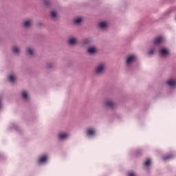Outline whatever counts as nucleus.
<instances>
[{
	"label": "nucleus",
	"mask_w": 176,
	"mask_h": 176,
	"mask_svg": "<svg viewBox=\"0 0 176 176\" xmlns=\"http://www.w3.org/2000/svg\"><path fill=\"white\" fill-rule=\"evenodd\" d=\"M137 57L135 55H131L126 58V64H131Z\"/></svg>",
	"instance_id": "3"
},
{
	"label": "nucleus",
	"mask_w": 176,
	"mask_h": 176,
	"mask_svg": "<svg viewBox=\"0 0 176 176\" xmlns=\"http://www.w3.org/2000/svg\"><path fill=\"white\" fill-rule=\"evenodd\" d=\"M151 164V160L147 159L146 161L144 162V166H148Z\"/></svg>",
	"instance_id": "21"
},
{
	"label": "nucleus",
	"mask_w": 176,
	"mask_h": 176,
	"mask_svg": "<svg viewBox=\"0 0 176 176\" xmlns=\"http://www.w3.org/2000/svg\"><path fill=\"white\" fill-rule=\"evenodd\" d=\"M160 53L162 56H167V54H168V50L167 49L162 48L160 50Z\"/></svg>",
	"instance_id": "8"
},
{
	"label": "nucleus",
	"mask_w": 176,
	"mask_h": 176,
	"mask_svg": "<svg viewBox=\"0 0 176 176\" xmlns=\"http://www.w3.org/2000/svg\"><path fill=\"white\" fill-rule=\"evenodd\" d=\"M32 22L31 21V20L25 21L23 22V27H25L26 28H28V27L32 25Z\"/></svg>",
	"instance_id": "7"
},
{
	"label": "nucleus",
	"mask_w": 176,
	"mask_h": 176,
	"mask_svg": "<svg viewBox=\"0 0 176 176\" xmlns=\"http://www.w3.org/2000/svg\"><path fill=\"white\" fill-rule=\"evenodd\" d=\"M87 135H94L96 134V131L93 129H88L87 131Z\"/></svg>",
	"instance_id": "9"
},
{
	"label": "nucleus",
	"mask_w": 176,
	"mask_h": 176,
	"mask_svg": "<svg viewBox=\"0 0 176 176\" xmlns=\"http://www.w3.org/2000/svg\"><path fill=\"white\" fill-rule=\"evenodd\" d=\"M69 45H75L76 43V38L72 37L69 39Z\"/></svg>",
	"instance_id": "11"
},
{
	"label": "nucleus",
	"mask_w": 176,
	"mask_h": 176,
	"mask_svg": "<svg viewBox=\"0 0 176 176\" xmlns=\"http://www.w3.org/2000/svg\"><path fill=\"white\" fill-rule=\"evenodd\" d=\"M59 140H65V138H68V134L65 133H60L58 134Z\"/></svg>",
	"instance_id": "4"
},
{
	"label": "nucleus",
	"mask_w": 176,
	"mask_h": 176,
	"mask_svg": "<svg viewBox=\"0 0 176 176\" xmlns=\"http://www.w3.org/2000/svg\"><path fill=\"white\" fill-rule=\"evenodd\" d=\"M21 96L24 100H27L28 98V94H27V92L25 91H23L21 93Z\"/></svg>",
	"instance_id": "15"
},
{
	"label": "nucleus",
	"mask_w": 176,
	"mask_h": 176,
	"mask_svg": "<svg viewBox=\"0 0 176 176\" xmlns=\"http://www.w3.org/2000/svg\"><path fill=\"white\" fill-rule=\"evenodd\" d=\"M1 107H2V104H1V100H0V108H1Z\"/></svg>",
	"instance_id": "25"
},
{
	"label": "nucleus",
	"mask_w": 176,
	"mask_h": 176,
	"mask_svg": "<svg viewBox=\"0 0 176 176\" xmlns=\"http://www.w3.org/2000/svg\"><path fill=\"white\" fill-rule=\"evenodd\" d=\"M128 175L129 176H135V175L134 173H129Z\"/></svg>",
	"instance_id": "23"
},
{
	"label": "nucleus",
	"mask_w": 176,
	"mask_h": 176,
	"mask_svg": "<svg viewBox=\"0 0 176 176\" xmlns=\"http://www.w3.org/2000/svg\"><path fill=\"white\" fill-rule=\"evenodd\" d=\"M51 16L52 19H56L57 17V12L54 10L51 11Z\"/></svg>",
	"instance_id": "17"
},
{
	"label": "nucleus",
	"mask_w": 176,
	"mask_h": 176,
	"mask_svg": "<svg viewBox=\"0 0 176 176\" xmlns=\"http://www.w3.org/2000/svg\"><path fill=\"white\" fill-rule=\"evenodd\" d=\"M106 107H107V108L112 109L115 107V104H113L111 100H107L106 102Z\"/></svg>",
	"instance_id": "5"
},
{
	"label": "nucleus",
	"mask_w": 176,
	"mask_h": 176,
	"mask_svg": "<svg viewBox=\"0 0 176 176\" xmlns=\"http://www.w3.org/2000/svg\"><path fill=\"white\" fill-rule=\"evenodd\" d=\"M47 160V156L43 155L38 160L39 163H45Z\"/></svg>",
	"instance_id": "10"
},
{
	"label": "nucleus",
	"mask_w": 176,
	"mask_h": 176,
	"mask_svg": "<svg viewBox=\"0 0 176 176\" xmlns=\"http://www.w3.org/2000/svg\"><path fill=\"white\" fill-rule=\"evenodd\" d=\"M107 22H100L99 23L100 28H107Z\"/></svg>",
	"instance_id": "13"
},
{
	"label": "nucleus",
	"mask_w": 176,
	"mask_h": 176,
	"mask_svg": "<svg viewBox=\"0 0 176 176\" xmlns=\"http://www.w3.org/2000/svg\"><path fill=\"white\" fill-rule=\"evenodd\" d=\"M167 85H168V86H170V87H173L175 86L176 81L174 79L169 80L167 81Z\"/></svg>",
	"instance_id": "6"
},
{
	"label": "nucleus",
	"mask_w": 176,
	"mask_h": 176,
	"mask_svg": "<svg viewBox=\"0 0 176 176\" xmlns=\"http://www.w3.org/2000/svg\"><path fill=\"white\" fill-rule=\"evenodd\" d=\"M44 4H45L46 6H47L49 5V1H44Z\"/></svg>",
	"instance_id": "24"
},
{
	"label": "nucleus",
	"mask_w": 176,
	"mask_h": 176,
	"mask_svg": "<svg viewBox=\"0 0 176 176\" xmlns=\"http://www.w3.org/2000/svg\"><path fill=\"white\" fill-rule=\"evenodd\" d=\"M164 42V38L163 36H158L154 39V45H160Z\"/></svg>",
	"instance_id": "2"
},
{
	"label": "nucleus",
	"mask_w": 176,
	"mask_h": 176,
	"mask_svg": "<svg viewBox=\"0 0 176 176\" xmlns=\"http://www.w3.org/2000/svg\"><path fill=\"white\" fill-rule=\"evenodd\" d=\"M96 47H89L87 52L88 53H90V54H94V53H96Z\"/></svg>",
	"instance_id": "12"
},
{
	"label": "nucleus",
	"mask_w": 176,
	"mask_h": 176,
	"mask_svg": "<svg viewBox=\"0 0 176 176\" xmlns=\"http://www.w3.org/2000/svg\"><path fill=\"white\" fill-rule=\"evenodd\" d=\"M170 159H173V155H169L163 157V160H170Z\"/></svg>",
	"instance_id": "20"
},
{
	"label": "nucleus",
	"mask_w": 176,
	"mask_h": 176,
	"mask_svg": "<svg viewBox=\"0 0 176 176\" xmlns=\"http://www.w3.org/2000/svg\"><path fill=\"white\" fill-rule=\"evenodd\" d=\"M16 79V78L14 77V76L13 75H10L9 78H8V80H10V82H14V80Z\"/></svg>",
	"instance_id": "19"
},
{
	"label": "nucleus",
	"mask_w": 176,
	"mask_h": 176,
	"mask_svg": "<svg viewBox=\"0 0 176 176\" xmlns=\"http://www.w3.org/2000/svg\"><path fill=\"white\" fill-rule=\"evenodd\" d=\"M13 53H15L16 54H19L20 52V49L17 47H12Z\"/></svg>",
	"instance_id": "16"
},
{
	"label": "nucleus",
	"mask_w": 176,
	"mask_h": 176,
	"mask_svg": "<svg viewBox=\"0 0 176 176\" xmlns=\"http://www.w3.org/2000/svg\"><path fill=\"white\" fill-rule=\"evenodd\" d=\"M153 53H155V50H153V49H151V50L148 52L149 56H151V54H153Z\"/></svg>",
	"instance_id": "22"
},
{
	"label": "nucleus",
	"mask_w": 176,
	"mask_h": 176,
	"mask_svg": "<svg viewBox=\"0 0 176 176\" xmlns=\"http://www.w3.org/2000/svg\"><path fill=\"white\" fill-rule=\"evenodd\" d=\"M27 54H30V56H34V50L32 48L28 47L27 50Z\"/></svg>",
	"instance_id": "14"
},
{
	"label": "nucleus",
	"mask_w": 176,
	"mask_h": 176,
	"mask_svg": "<svg viewBox=\"0 0 176 176\" xmlns=\"http://www.w3.org/2000/svg\"><path fill=\"white\" fill-rule=\"evenodd\" d=\"M104 69H105V65L104 64H100L96 68L95 72L96 74H98V75H100V74H102V72H104Z\"/></svg>",
	"instance_id": "1"
},
{
	"label": "nucleus",
	"mask_w": 176,
	"mask_h": 176,
	"mask_svg": "<svg viewBox=\"0 0 176 176\" xmlns=\"http://www.w3.org/2000/svg\"><path fill=\"white\" fill-rule=\"evenodd\" d=\"M82 23V18H77L74 19V24H80Z\"/></svg>",
	"instance_id": "18"
}]
</instances>
